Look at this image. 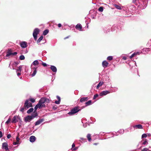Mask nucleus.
I'll return each mask as SVG.
<instances>
[{
  "label": "nucleus",
  "instance_id": "nucleus-1",
  "mask_svg": "<svg viewBox=\"0 0 151 151\" xmlns=\"http://www.w3.org/2000/svg\"><path fill=\"white\" fill-rule=\"evenodd\" d=\"M37 115V113L35 111L32 114L31 116H27L24 118V121L26 122H29Z\"/></svg>",
  "mask_w": 151,
  "mask_h": 151
},
{
  "label": "nucleus",
  "instance_id": "nucleus-2",
  "mask_svg": "<svg viewBox=\"0 0 151 151\" xmlns=\"http://www.w3.org/2000/svg\"><path fill=\"white\" fill-rule=\"evenodd\" d=\"M49 99L45 97H43L40 99L38 104L40 105L41 106V107L42 108L45 106V105L44 104V103H49Z\"/></svg>",
  "mask_w": 151,
  "mask_h": 151
},
{
  "label": "nucleus",
  "instance_id": "nucleus-3",
  "mask_svg": "<svg viewBox=\"0 0 151 151\" xmlns=\"http://www.w3.org/2000/svg\"><path fill=\"white\" fill-rule=\"evenodd\" d=\"M79 108L78 107H75L72 109L69 112L68 114L70 115H73L78 112L80 111Z\"/></svg>",
  "mask_w": 151,
  "mask_h": 151
},
{
  "label": "nucleus",
  "instance_id": "nucleus-4",
  "mask_svg": "<svg viewBox=\"0 0 151 151\" xmlns=\"http://www.w3.org/2000/svg\"><path fill=\"white\" fill-rule=\"evenodd\" d=\"M40 31V29L37 28H36L34 30L33 35L34 39L36 40L37 39V35L39 33Z\"/></svg>",
  "mask_w": 151,
  "mask_h": 151
},
{
  "label": "nucleus",
  "instance_id": "nucleus-5",
  "mask_svg": "<svg viewBox=\"0 0 151 151\" xmlns=\"http://www.w3.org/2000/svg\"><path fill=\"white\" fill-rule=\"evenodd\" d=\"M17 53V52H12V51L11 49H8V50L7 52V54L6 56V57H8L11 55L14 56L16 55Z\"/></svg>",
  "mask_w": 151,
  "mask_h": 151
},
{
  "label": "nucleus",
  "instance_id": "nucleus-6",
  "mask_svg": "<svg viewBox=\"0 0 151 151\" xmlns=\"http://www.w3.org/2000/svg\"><path fill=\"white\" fill-rule=\"evenodd\" d=\"M31 72H33V73L31 74V76L32 77H34L35 75L37 73V66H31Z\"/></svg>",
  "mask_w": 151,
  "mask_h": 151
},
{
  "label": "nucleus",
  "instance_id": "nucleus-7",
  "mask_svg": "<svg viewBox=\"0 0 151 151\" xmlns=\"http://www.w3.org/2000/svg\"><path fill=\"white\" fill-rule=\"evenodd\" d=\"M2 148L3 149H4L6 151H9L8 144L6 142H5L2 143Z\"/></svg>",
  "mask_w": 151,
  "mask_h": 151
},
{
  "label": "nucleus",
  "instance_id": "nucleus-8",
  "mask_svg": "<svg viewBox=\"0 0 151 151\" xmlns=\"http://www.w3.org/2000/svg\"><path fill=\"white\" fill-rule=\"evenodd\" d=\"M28 101L29 100H26L24 103V106L27 107V108L31 107L32 106V103L30 102H29Z\"/></svg>",
  "mask_w": 151,
  "mask_h": 151
},
{
  "label": "nucleus",
  "instance_id": "nucleus-9",
  "mask_svg": "<svg viewBox=\"0 0 151 151\" xmlns=\"http://www.w3.org/2000/svg\"><path fill=\"white\" fill-rule=\"evenodd\" d=\"M19 116L17 115L14 116L12 119V122L13 123H15L17 122L18 121V119Z\"/></svg>",
  "mask_w": 151,
  "mask_h": 151
},
{
  "label": "nucleus",
  "instance_id": "nucleus-10",
  "mask_svg": "<svg viewBox=\"0 0 151 151\" xmlns=\"http://www.w3.org/2000/svg\"><path fill=\"white\" fill-rule=\"evenodd\" d=\"M20 45L22 48H25L27 46V44L26 42L23 41L20 43Z\"/></svg>",
  "mask_w": 151,
  "mask_h": 151
},
{
  "label": "nucleus",
  "instance_id": "nucleus-11",
  "mask_svg": "<svg viewBox=\"0 0 151 151\" xmlns=\"http://www.w3.org/2000/svg\"><path fill=\"white\" fill-rule=\"evenodd\" d=\"M110 93V92L108 91H102L99 94L100 96L106 95Z\"/></svg>",
  "mask_w": 151,
  "mask_h": 151
},
{
  "label": "nucleus",
  "instance_id": "nucleus-12",
  "mask_svg": "<svg viewBox=\"0 0 151 151\" xmlns=\"http://www.w3.org/2000/svg\"><path fill=\"white\" fill-rule=\"evenodd\" d=\"M39 64V63L38 60H36L33 61L31 64V66H36V65H38Z\"/></svg>",
  "mask_w": 151,
  "mask_h": 151
},
{
  "label": "nucleus",
  "instance_id": "nucleus-13",
  "mask_svg": "<svg viewBox=\"0 0 151 151\" xmlns=\"http://www.w3.org/2000/svg\"><path fill=\"white\" fill-rule=\"evenodd\" d=\"M44 120V119H39L35 122V125L37 126L40 124V123L43 122Z\"/></svg>",
  "mask_w": 151,
  "mask_h": 151
},
{
  "label": "nucleus",
  "instance_id": "nucleus-14",
  "mask_svg": "<svg viewBox=\"0 0 151 151\" xmlns=\"http://www.w3.org/2000/svg\"><path fill=\"white\" fill-rule=\"evenodd\" d=\"M108 64L109 63L106 60L104 61L102 63V66L104 68L106 67L107 66Z\"/></svg>",
  "mask_w": 151,
  "mask_h": 151
},
{
  "label": "nucleus",
  "instance_id": "nucleus-15",
  "mask_svg": "<svg viewBox=\"0 0 151 151\" xmlns=\"http://www.w3.org/2000/svg\"><path fill=\"white\" fill-rule=\"evenodd\" d=\"M50 68L52 70L54 73H56L57 71V69L56 68L54 65H51Z\"/></svg>",
  "mask_w": 151,
  "mask_h": 151
},
{
  "label": "nucleus",
  "instance_id": "nucleus-16",
  "mask_svg": "<svg viewBox=\"0 0 151 151\" xmlns=\"http://www.w3.org/2000/svg\"><path fill=\"white\" fill-rule=\"evenodd\" d=\"M36 140V137L33 136H31L29 137V141L30 142H33Z\"/></svg>",
  "mask_w": 151,
  "mask_h": 151
},
{
  "label": "nucleus",
  "instance_id": "nucleus-17",
  "mask_svg": "<svg viewBox=\"0 0 151 151\" xmlns=\"http://www.w3.org/2000/svg\"><path fill=\"white\" fill-rule=\"evenodd\" d=\"M133 127L134 128L142 129H143L142 126L141 124H138L133 126Z\"/></svg>",
  "mask_w": 151,
  "mask_h": 151
},
{
  "label": "nucleus",
  "instance_id": "nucleus-18",
  "mask_svg": "<svg viewBox=\"0 0 151 151\" xmlns=\"http://www.w3.org/2000/svg\"><path fill=\"white\" fill-rule=\"evenodd\" d=\"M20 140V139L18 137H17L16 138V142H14L13 144L14 145H16L19 144V141Z\"/></svg>",
  "mask_w": 151,
  "mask_h": 151
},
{
  "label": "nucleus",
  "instance_id": "nucleus-19",
  "mask_svg": "<svg viewBox=\"0 0 151 151\" xmlns=\"http://www.w3.org/2000/svg\"><path fill=\"white\" fill-rule=\"evenodd\" d=\"M76 29H78L79 31H81L82 27L80 24H78L75 27Z\"/></svg>",
  "mask_w": 151,
  "mask_h": 151
},
{
  "label": "nucleus",
  "instance_id": "nucleus-20",
  "mask_svg": "<svg viewBox=\"0 0 151 151\" xmlns=\"http://www.w3.org/2000/svg\"><path fill=\"white\" fill-rule=\"evenodd\" d=\"M88 99L87 97H83L81 98L80 100L81 102H84L85 101H87Z\"/></svg>",
  "mask_w": 151,
  "mask_h": 151
},
{
  "label": "nucleus",
  "instance_id": "nucleus-21",
  "mask_svg": "<svg viewBox=\"0 0 151 151\" xmlns=\"http://www.w3.org/2000/svg\"><path fill=\"white\" fill-rule=\"evenodd\" d=\"M57 99H58V101H55V103L57 104H59L60 103V97H59L58 96H57Z\"/></svg>",
  "mask_w": 151,
  "mask_h": 151
},
{
  "label": "nucleus",
  "instance_id": "nucleus-22",
  "mask_svg": "<svg viewBox=\"0 0 151 151\" xmlns=\"http://www.w3.org/2000/svg\"><path fill=\"white\" fill-rule=\"evenodd\" d=\"M41 108H42V107H41V106L40 105L38 104H37L34 108L35 111H36L38 108L41 109Z\"/></svg>",
  "mask_w": 151,
  "mask_h": 151
},
{
  "label": "nucleus",
  "instance_id": "nucleus-23",
  "mask_svg": "<svg viewBox=\"0 0 151 151\" xmlns=\"http://www.w3.org/2000/svg\"><path fill=\"white\" fill-rule=\"evenodd\" d=\"M22 70V66L20 65L18 67V69H17L16 70L17 72L18 71L21 72Z\"/></svg>",
  "mask_w": 151,
  "mask_h": 151
},
{
  "label": "nucleus",
  "instance_id": "nucleus-24",
  "mask_svg": "<svg viewBox=\"0 0 151 151\" xmlns=\"http://www.w3.org/2000/svg\"><path fill=\"white\" fill-rule=\"evenodd\" d=\"M85 104L86 106L90 105L92 104V101L91 100H89L86 102Z\"/></svg>",
  "mask_w": 151,
  "mask_h": 151
},
{
  "label": "nucleus",
  "instance_id": "nucleus-25",
  "mask_svg": "<svg viewBox=\"0 0 151 151\" xmlns=\"http://www.w3.org/2000/svg\"><path fill=\"white\" fill-rule=\"evenodd\" d=\"M87 137L88 138V140L89 142H91V135L89 134H88L87 136Z\"/></svg>",
  "mask_w": 151,
  "mask_h": 151
},
{
  "label": "nucleus",
  "instance_id": "nucleus-26",
  "mask_svg": "<svg viewBox=\"0 0 151 151\" xmlns=\"http://www.w3.org/2000/svg\"><path fill=\"white\" fill-rule=\"evenodd\" d=\"M103 83V82H100L96 86V88L98 89L100 86H101L102 85Z\"/></svg>",
  "mask_w": 151,
  "mask_h": 151
},
{
  "label": "nucleus",
  "instance_id": "nucleus-27",
  "mask_svg": "<svg viewBox=\"0 0 151 151\" xmlns=\"http://www.w3.org/2000/svg\"><path fill=\"white\" fill-rule=\"evenodd\" d=\"M43 38V37L42 36H40L37 41V43H39L42 40Z\"/></svg>",
  "mask_w": 151,
  "mask_h": 151
},
{
  "label": "nucleus",
  "instance_id": "nucleus-28",
  "mask_svg": "<svg viewBox=\"0 0 151 151\" xmlns=\"http://www.w3.org/2000/svg\"><path fill=\"white\" fill-rule=\"evenodd\" d=\"M48 32L49 30L48 29H45L44 31L43 34L44 35H45L48 33Z\"/></svg>",
  "mask_w": 151,
  "mask_h": 151
},
{
  "label": "nucleus",
  "instance_id": "nucleus-29",
  "mask_svg": "<svg viewBox=\"0 0 151 151\" xmlns=\"http://www.w3.org/2000/svg\"><path fill=\"white\" fill-rule=\"evenodd\" d=\"M33 108H31L29 109L27 111V113L28 114H30L33 111Z\"/></svg>",
  "mask_w": 151,
  "mask_h": 151
},
{
  "label": "nucleus",
  "instance_id": "nucleus-30",
  "mask_svg": "<svg viewBox=\"0 0 151 151\" xmlns=\"http://www.w3.org/2000/svg\"><path fill=\"white\" fill-rule=\"evenodd\" d=\"M19 59L21 60H23L25 59V57L23 55H20L19 57Z\"/></svg>",
  "mask_w": 151,
  "mask_h": 151
},
{
  "label": "nucleus",
  "instance_id": "nucleus-31",
  "mask_svg": "<svg viewBox=\"0 0 151 151\" xmlns=\"http://www.w3.org/2000/svg\"><path fill=\"white\" fill-rule=\"evenodd\" d=\"M104 10L103 7L102 6H101L98 9V11L101 12H102Z\"/></svg>",
  "mask_w": 151,
  "mask_h": 151
},
{
  "label": "nucleus",
  "instance_id": "nucleus-32",
  "mask_svg": "<svg viewBox=\"0 0 151 151\" xmlns=\"http://www.w3.org/2000/svg\"><path fill=\"white\" fill-rule=\"evenodd\" d=\"M124 129H121L119 130L118 132L120 134H123L124 132Z\"/></svg>",
  "mask_w": 151,
  "mask_h": 151
},
{
  "label": "nucleus",
  "instance_id": "nucleus-33",
  "mask_svg": "<svg viewBox=\"0 0 151 151\" xmlns=\"http://www.w3.org/2000/svg\"><path fill=\"white\" fill-rule=\"evenodd\" d=\"M148 144V143L146 139H145V140L142 143V145H147Z\"/></svg>",
  "mask_w": 151,
  "mask_h": 151
},
{
  "label": "nucleus",
  "instance_id": "nucleus-34",
  "mask_svg": "<svg viewBox=\"0 0 151 151\" xmlns=\"http://www.w3.org/2000/svg\"><path fill=\"white\" fill-rule=\"evenodd\" d=\"M115 6L118 9H121V7L119 6H118L116 4L115 5Z\"/></svg>",
  "mask_w": 151,
  "mask_h": 151
},
{
  "label": "nucleus",
  "instance_id": "nucleus-35",
  "mask_svg": "<svg viewBox=\"0 0 151 151\" xmlns=\"http://www.w3.org/2000/svg\"><path fill=\"white\" fill-rule=\"evenodd\" d=\"M113 59L112 56H109L107 58V59L109 60H111Z\"/></svg>",
  "mask_w": 151,
  "mask_h": 151
},
{
  "label": "nucleus",
  "instance_id": "nucleus-36",
  "mask_svg": "<svg viewBox=\"0 0 151 151\" xmlns=\"http://www.w3.org/2000/svg\"><path fill=\"white\" fill-rule=\"evenodd\" d=\"M147 134H142V138H146L147 137Z\"/></svg>",
  "mask_w": 151,
  "mask_h": 151
},
{
  "label": "nucleus",
  "instance_id": "nucleus-37",
  "mask_svg": "<svg viewBox=\"0 0 151 151\" xmlns=\"http://www.w3.org/2000/svg\"><path fill=\"white\" fill-rule=\"evenodd\" d=\"M99 96V95L97 94H96L95 95H94L93 99H95L97 97Z\"/></svg>",
  "mask_w": 151,
  "mask_h": 151
},
{
  "label": "nucleus",
  "instance_id": "nucleus-38",
  "mask_svg": "<svg viewBox=\"0 0 151 151\" xmlns=\"http://www.w3.org/2000/svg\"><path fill=\"white\" fill-rule=\"evenodd\" d=\"M11 119L10 118H9L8 120L5 123L6 124H8L10 122Z\"/></svg>",
  "mask_w": 151,
  "mask_h": 151
},
{
  "label": "nucleus",
  "instance_id": "nucleus-39",
  "mask_svg": "<svg viewBox=\"0 0 151 151\" xmlns=\"http://www.w3.org/2000/svg\"><path fill=\"white\" fill-rule=\"evenodd\" d=\"M30 101L32 103H34L35 102V100L34 99L31 98L30 99Z\"/></svg>",
  "mask_w": 151,
  "mask_h": 151
},
{
  "label": "nucleus",
  "instance_id": "nucleus-40",
  "mask_svg": "<svg viewBox=\"0 0 151 151\" xmlns=\"http://www.w3.org/2000/svg\"><path fill=\"white\" fill-rule=\"evenodd\" d=\"M42 65L44 67H46V66H47V64L46 63H43V62L42 63Z\"/></svg>",
  "mask_w": 151,
  "mask_h": 151
},
{
  "label": "nucleus",
  "instance_id": "nucleus-41",
  "mask_svg": "<svg viewBox=\"0 0 151 151\" xmlns=\"http://www.w3.org/2000/svg\"><path fill=\"white\" fill-rule=\"evenodd\" d=\"M148 149L146 148H144L142 150V151H148Z\"/></svg>",
  "mask_w": 151,
  "mask_h": 151
},
{
  "label": "nucleus",
  "instance_id": "nucleus-42",
  "mask_svg": "<svg viewBox=\"0 0 151 151\" xmlns=\"http://www.w3.org/2000/svg\"><path fill=\"white\" fill-rule=\"evenodd\" d=\"M135 55V53H133V54L132 55H131L129 58H133V57H134Z\"/></svg>",
  "mask_w": 151,
  "mask_h": 151
},
{
  "label": "nucleus",
  "instance_id": "nucleus-43",
  "mask_svg": "<svg viewBox=\"0 0 151 151\" xmlns=\"http://www.w3.org/2000/svg\"><path fill=\"white\" fill-rule=\"evenodd\" d=\"M11 136L10 134H9L7 135V137L8 138V139H9L11 138Z\"/></svg>",
  "mask_w": 151,
  "mask_h": 151
},
{
  "label": "nucleus",
  "instance_id": "nucleus-44",
  "mask_svg": "<svg viewBox=\"0 0 151 151\" xmlns=\"http://www.w3.org/2000/svg\"><path fill=\"white\" fill-rule=\"evenodd\" d=\"M3 136L2 134L1 131H0V138H1Z\"/></svg>",
  "mask_w": 151,
  "mask_h": 151
},
{
  "label": "nucleus",
  "instance_id": "nucleus-45",
  "mask_svg": "<svg viewBox=\"0 0 151 151\" xmlns=\"http://www.w3.org/2000/svg\"><path fill=\"white\" fill-rule=\"evenodd\" d=\"M21 74V72H19L18 73H17V74L18 76H20Z\"/></svg>",
  "mask_w": 151,
  "mask_h": 151
},
{
  "label": "nucleus",
  "instance_id": "nucleus-46",
  "mask_svg": "<svg viewBox=\"0 0 151 151\" xmlns=\"http://www.w3.org/2000/svg\"><path fill=\"white\" fill-rule=\"evenodd\" d=\"M135 53V55H138L139 54V52H135L134 53Z\"/></svg>",
  "mask_w": 151,
  "mask_h": 151
},
{
  "label": "nucleus",
  "instance_id": "nucleus-47",
  "mask_svg": "<svg viewBox=\"0 0 151 151\" xmlns=\"http://www.w3.org/2000/svg\"><path fill=\"white\" fill-rule=\"evenodd\" d=\"M24 108H21L20 109V111H22V112H23V111L24 110Z\"/></svg>",
  "mask_w": 151,
  "mask_h": 151
},
{
  "label": "nucleus",
  "instance_id": "nucleus-48",
  "mask_svg": "<svg viewBox=\"0 0 151 151\" xmlns=\"http://www.w3.org/2000/svg\"><path fill=\"white\" fill-rule=\"evenodd\" d=\"M78 147H76L75 148L73 149V150H76L77 149H78Z\"/></svg>",
  "mask_w": 151,
  "mask_h": 151
},
{
  "label": "nucleus",
  "instance_id": "nucleus-49",
  "mask_svg": "<svg viewBox=\"0 0 151 151\" xmlns=\"http://www.w3.org/2000/svg\"><path fill=\"white\" fill-rule=\"evenodd\" d=\"M122 59L124 60H127V58L126 57H123L122 58Z\"/></svg>",
  "mask_w": 151,
  "mask_h": 151
},
{
  "label": "nucleus",
  "instance_id": "nucleus-50",
  "mask_svg": "<svg viewBox=\"0 0 151 151\" xmlns=\"http://www.w3.org/2000/svg\"><path fill=\"white\" fill-rule=\"evenodd\" d=\"M58 27H60L62 26V25L61 24L59 23V24H58Z\"/></svg>",
  "mask_w": 151,
  "mask_h": 151
},
{
  "label": "nucleus",
  "instance_id": "nucleus-51",
  "mask_svg": "<svg viewBox=\"0 0 151 151\" xmlns=\"http://www.w3.org/2000/svg\"><path fill=\"white\" fill-rule=\"evenodd\" d=\"M75 144L74 143H73L72 145V148H73L74 147H75Z\"/></svg>",
  "mask_w": 151,
  "mask_h": 151
},
{
  "label": "nucleus",
  "instance_id": "nucleus-52",
  "mask_svg": "<svg viewBox=\"0 0 151 151\" xmlns=\"http://www.w3.org/2000/svg\"><path fill=\"white\" fill-rule=\"evenodd\" d=\"M69 37V36H68V37H65V38H64V39H67V38H68Z\"/></svg>",
  "mask_w": 151,
  "mask_h": 151
},
{
  "label": "nucleus",
  "instance_id": "nucleus-53",
  "mask_svg": "<svg viewBox=\"0 0 151 151\" xmlns=\"http://www.w3.org/2000/svg\"><path fill=\"white\" fill-rule=\"evenodd\" d=\"M98 144V143H94L93 144V145H97Z\"/></svg>",
  "mask_w": 151,
  "mask_h": 151
},
{
  "label": "nucleus",
  "instance_id": "nucleus-54",
  "mask_svg": "<svg viewBox=\"0 0 151 151\" xmlns=\"http://www.w3.org/2000/svg\"><path fill=\"white\" fill-rule=\"evenodd\" d=\"M149 151H151V147H150V150H149Z\"/></svg>",
  "mask_w": 151,
  "mask_h": 151
},
{
  "label": "nucleus",
  "instance_id": "nucleus-55",
  "mask_svg": "<svg viewBox=\"0 0 151 151\" xmlns=\"http://www.w3.org/2000/svg\"><path fill=\"white\" fill-rule=\"evenodd\" d=\"M148 135L149 136H150V134H148Z\"/></svg>",
  "mask_w": 151,
  "mask_h": 151
},
{
  "label": "nucleus",
  "instance_id": "nucleus-56",
  "mask_svg": "<svg viewBox=\"0 0 151 151\" xmlns=\"http://www.w3.org/2000/svg\"><path fill=\"white\" fill-rule=\"evenodd\" d=\"M81 139H82V140H83V138H81Z\"/></svg>",
  "mask_w": 151,
  "mask_h": 151
},
{
  "label": "nucleus",
  "instance_id": "nucleus-57",
  "mask_svg": "<svg viewBox=\"0 0 151 151\" xmlns=\"http://www.w3.org/2000/svg\"><path fill=\"white\" fill-rule=\"evenodd\" d=\"M15 63L17 64H18V63H16V62H15Z\"/></svg>",
  "mask_w": 151,
  "mask_h": 151
},
{
  "label": "nucleus",
  "instance_id": "nucleus-58",
  "mask_svg": "<svg viewBox=\"0 0 151 151\" xmlns=\"http://www.w3.org/2000/svg\"><path fill=\"white\" fill-rule=\"evenodd\" d=\"M138 75L139 76V74H138Z\"/></svg>",
  "mask_w": 151,
  "mask_h": 151
}]
</instances>
